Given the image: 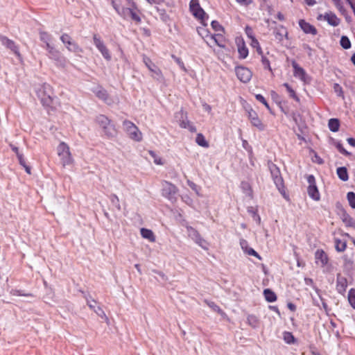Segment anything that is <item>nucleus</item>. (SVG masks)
<instances>
[{"mask_svg":"<svg viewBox=\"0 0 355 355\" xmlns=\"http://www.w3.org/2000/svg\"><path fill=\"white\" fill-rule=\"evenodd\" d=\"M315 259L317 264L320 266H324L328 262V257L327 254L322 250H316L315 253Z\"/></svg>","mask_w":355,"mask_h":355,"instance_id":"obj_20","label":"nucleus"},{"mask_svg":"<svg viewBox=\"0 0 355 355\" xmlns=\"http://www.w3.org/2000/svg\"><path fill=\"white\" fill-rule=\"evenodd\" d=\"M340 43L341 46L345 49H348L351 47V42L347 36H342Z\"/></svg>","mask_w":355,"mask_h":355,"instance_id":"obj_36","label":"nucleus"},{"mask_svg":"<svg viewBox=\"0 0 355 355\" xmlns=\"http://www.w3.org/2000/svg\"><path fill=\"white\" fill-rule=\"evenodd\" d=\"M241 245L242 249L248 254L251 256H254L257 257L259 259H261L259 254L252 248L248 247L247 242L245 241H241Z\"/></svg>","mask_w":355,"mask_h":355,"instance_id":"obj_27","label":"nucleus"},{"mask_svg":"<svg viewBox=\"0 0 355 355\" xmlns=\"http://www.w3.org/2000/svg\"><path fill=\"white\" fill-rule=\"evenodd\" d=\"M0 40H1V42L2 44H3L4 46H6L8 48L10 49L16 54H19L18 50H17V47L15 46V43L12 40L8 39L6 37H1L0 38Z\"/></svg>","mask_w":355,"mask_h":355,"instance_id":"obj_26","label":"nucleus"},{"mask_svg":"<svg viewBox=\"0 0 355 355\" xmlns=\"http://www.w3.org/2000/svg\"><path fill=\"white\" fill-rule=\"evenodd\" d=\"M123 126L131 139L137 142L142 140L143 136L141 132L132 122L125 120L123 123Z\"/></svg>","mask_w":355,"mask_h":355,"instance_id":"obj_6","label":"nucleus"},{"mask_svg":"<svg viewBox=\"0 0 355 355\" xmlns=\"http://www.w3.org/2000/svg\"><path fill=\"white\" fill-rule=\"evenodd\" d=\"M191 122L188 120H182L180 121V126L183 128H186L187 125H189Z\"/></svg>","mask_w":355,"mask_h":355,"instance_id":"obj_59","label":"nucleus"},{"mask_svg":"<svg viewBox=\"0 0 355 355\" xmlns=\"http://www.w3.org/2000/svg\"><path fill=\"white\" fill-rule=\"evenodd\" d=\"M187 234L188 236L195 241L196 243H197L199 246H200L202 248L207 250V243L206 241L201 237L199 232L193 228L191 226L187 227Z\"/></svg>","mask_w":355,"mask_h":355,"instance_id":"obj_10","label":"nucleus"},{"mask_svg":"<svg viewBox=\"0 0 355 355\" xmlns=\"http://www.w3.org/2000/svg\"><path fill=\"white\" fill-rule=\"evenodd\" d=\"M93 42L96 47L101 52L102 56L106 60L110 61L112 58L111 54L101 38L95 34L93 36Z\"/></svg>","mask_w":355,"mask_h":355,"instance_id":"obj_7","label":"nucleus"},{"mask_svg":"<svg viewBox=\"0 0 355 355\" xmlns=\"http://www.w3.org/2000/svg\"><path fill=\"white\" fill-rule=\"evenodd\" d=\"M283 86L286 87L288 93L289 94V96L296 100L297 101H299V98L296 95L295 91L290 87V85L288 83L283 84Z\"/></svg>","mask_w":355,"mask_h":355,"instance_id":"obj_38","label":"nucleus"},{"mask_svg":"<svg viewBox=\"0 0 355 355\" xmlns=\"http://www.w3.org/2000/svg\"><path fill=\"white\" fill-rule=\"evenodd\" d=\"M198 33L204 38V40H205V42L207 43V44L208 46H209L210 47H211V42L209 41V38H207V37H205V35L207 33L209 34V32L205 31V30H204V29H202L201 31L198 30Z\"/></svg>","mask_w":355,"mask_h":355,"instance_id":"obj_43","label":"nucleus"},{"mask_svg":"<svg viewBox=\"0 0 355 355\" xmlns=\"http://www.w3.org/2000/svg\"><path fill=\"white\" fill-rule=\"evenodd\" d=\"M212 28L216 32H223V28L217 21L211 22Z\"/></svg>","mask_w":355,"mask_h":355,"instance_id":"obj_44","label":"nucleus"},{"mask_svg":"<svg viewBox=\"0 0 355 355\" xmlns=\"http://www.w3.org/2000/svg\"><path fill=\"white\" fill-rule=\"evenodd\" d=\"M189 9L193 15L200 20V23L206 26V21L208 19V16L200 7L199 0H191L189 3Z\"/></svg>","mask_w":355,"mask_h":355,"instance_id":"obj_5","label":"nucleus"},{"mask_svg":"<svg viewBox=\"0 0 355 355\" xmlns=\"http://www.w3.org/2000/svg\"><path fill=\"white\" fill-rule=\"evenodd\" d=\"M93 92L99 99L103 101L107 104L110 105L113 103V101L109 97L107 91L101 87H97Z\"/></svg>","mask_w":355,"mask_h":355,"instance_id":"obj_17","label":"nucleus"},{"mask_svg":"<svg viewBox=\"0 0 355 355\" xmlns=\"http://www.w3.org/2000/svg\"><path fill=\"white\" fill-rule=\"evenodd\" d=\"M186 128L191 132H195L196 131V128L192 123H190L189 125H187Z\"/></svg>","mask_w":355,"mask_h":355,"instance_id":"obj_60","label":"nucleus"},{"mask_svg":"<svg viewBox=\"0 0 355 355\" xmlns=\"http://www.w3.org/2000/svg\"><path fill=\"white\" fill-rule=\"evenodd\" d=\"M337 175L338 178L343 181H347L348 180V173L345 167L338 168Z\"/></svg>","mask_w":355,"mask_h":355,"instance_id":"obj_29","label":"nucleus"},{"mask_svg":"<svg viewBox=\"0 0 355 355\" xmlns=\"http://www.w3.org/2000/svg\"><path fill=\"white\" fill-rule=\"evenodd\" d=\"M236 1L241 6H248L252 3L253 0H236Z\"/></svg>","mask_w":355,"mask_h":355,"instance_id":"obj_51","label":"nucleus"},{"mask_svg":"<svg viewBox=\"0 0 355 355\" xmlns=\"http://www.w3.org/2000/svg\"><path fill=\"white\" fill-rule=\"evenodd\" d=\"M112 5L116 12L124 19H130L136 23L141 22V18L137 12V6L136 3L128 4V7L120 8L116 3V0H112Z\"/></svg>","mask_w":355,"mask_h":355,"instance_id":"obj_2","label":"nucleus"},{"mask_svg":"<svg viewBox=\"0 0 355 355\" xmlns=\"http://www.w3.org/2000/svg\"><path fill=\"white\" fill-rule=\"evenodd\" d=\"M196 141L200 146L205 147V148H207L209 146V144L206 141L205 137L200 133L197 135L196 138Z\"/></svg>","mask_w":355,"mask_h":355,"instance_id":"obj_35","label":"nucleus"},{"mask_svg":"<svg viewBox=\"0 0 355 355\" xmlns=\"http://www.w3.org/2000/svg\"><path fill=\"white\" fill-rule=\"evenodd\" d=\"M101 318L105 317L104 311L98 306L93 310Z\"/></svg>","mask_w":355,"mask_h":355,"instance_id":"obj_52","label":"nucleus"},{"mask_svg":"<svg viewBox=\"0 0 355 355\" xmlns=\"http://www.w3.org/2000/svg\"><path fill=\"white\" fill-rule=\"evenodd\" d=\"M263 295L266 300V301L269 302H273L276 301L277 296L275 293L272 291L270 289L266 288L263 291Z\"/></svg>","mask_w":355,"mask_h":355,"instance_id":"obj_28","label":"nucleus"},{"mask_svg":"<svg viewBox=\"0 0 355 355\" xmlns=\"http://www.w3.org/2000/svg\"><path fill=\"white\" fill-rule=\"evenodd\" d=\"M283 339L287 344H293L295 342V338L293 335L288 331H285L283 333Z\"/></svg>","mask_w":355,"mask_h":355,"instance_id":"obj_34","label":"nucleus"},{"mask_svg":"<svg viewBox=\"0 0 355 355\" xmlns=\"http://www.w3.org/2000/svg\"><path fill=\"white\" fill-rule=\"evenodd\" d=\"M40 40L45 43L46 47H47L48 44H50L51 36L45 32H42L40 33Z\"/></svg>","mask_w":355,"mask_h":355,"instance_id":"obj_41","label":"nucleus"},{"mask_svg":"<svg viewBox=\"0 0 355 355\" xmlns=\"http://www.w3.org/2000/svg\"><path fill=\"white\" fill-rule=\"evenodd\" d=\"M144 62L147 68L152 72V76L157 80L163 78L161 70L147 57L144 58Z\"/></svg>","mask_w":355,"mask_h":355,"instance_id":"obj_15","label":"nucleus"},{"mask_svg":"<svg viewBox=\"0 0 355 355\" xmlns=\"http://www.w3.org/2000/svg\"><path fill=\"white\" fill-rule=\"evenodd\" d=\"M241 187L243 193L246 196H248L249 197H252V191L251 186L250 185V184L248 182H242L241 184Z\"/></svg>","mask_w":355,"mask_h":355,"instance_id":"obj_32","label":"nucleus"},{"mask_svg":"<svg viewBox=\"0 0 355 355\" xmlns=\"http://www.w3.org/2000/svg\"><path fill=\"white\" fill-rule=\"evenodd\" d=\"M250 40H251L250 45L253 48L256 49L257 52L259 54H261L262 53V51H261V48L259 45L258 40L255 37L250 39Z\"/></svg>","mask_w":355,"mask_h":355,"instance_id":"obj_42","label":"nucleus"},{"mask_svg":"<svg viewBox=\"0 0 355 355\" xmlns=\"http://www.w3.org/2000/svg\"><path fill=\"white\" fill-rule=\"evenodd\" d=\"M175 60L179 67L184 71H187V69L183 63V62L179 58H175Z\"/></svg>","mask_w":355,"mask_h":355,"instance_id":"obj_55","label":"nucleus"},{"mask_svg":"<svg viewBox=\"0 0 355 355\" xmlns=\"http://www.w3.org/2000/svg\"><path fill=\"white\" fill-rule=\"evenodd\" d=\"M140 233L144 239L148 240L150 242L155 241V236L152 230L146 228H141Z\"/></svg>","mask_w":355,"mask_h":355,"instance_id":"obj_24","label":"nucleus"},{"mask_svg":"<svg viewBox=\"0 0 355 355\" xmlns=\"http://www.w3.org/2000/svg\"><path fill=\"white\" fill-rule=\"evenodd\" d=\"M287 32L282 27L281 30L278 31L275 33V37L277 40H282L284 35H286Z\"/></svg>","mask_w":355,"mask_h":355,"instance_id":"obj_45","label":"nucleus"},{"mask_svg":"<svg viewBox=\"0 0 355 355\" xmlns=\"http://www.w3.org/2000/svg\"><path fill=\"white\" fill-rule=\"evenodd\" d=\"M245 32L249 39H252V38L254 37L253 30L250 26L245 27Z\"/></svg>","mask_w":355,"mask_h":355,"instance_id":"obj_49","label":"nucleus"},{"mask_svg":"<svg viewBox=\"0 0 355 355\" xmlns=\"http://www.w3.org/2000/svg\"><path fill=\"white\" fill-rule=\"evenodd\" d=\"M177 192L178 189L174 184L168 182H164L162 184V195L168 200L173 201Z\"/></svg>","mask_w":355,"mask_h":355,"instance_id":"obj_11","label":"nucleus"},{"mask_svg":"<svg viewBox=\"0 0 355 355\" xmlns=\"http://www.w3.org/2000/svg\"><path fill=\"white\" fill-rule=\"evenodd\" d=\"M237 78L243 83H248L252 78V73L251 71L244 67H237L235 69Z\"/></svg>","mask_w":355,"mask_h":355,"instance_id":"obj_13","label":"nucleus"},{"mask_svg":"<svg viewBox=\"0 0 355 355\" xmlns=\"http://www.w3.org/2000/svg\"><path fill=\"white\" fill-rule=\"evenodd\" d=\"M347 142L352 146H354V147L355 146V139L354 138H348Z\"/></svg>","mask_w":355,"mask_h":355,"instance_id":"obj_64","label":"nucleus"},{"mask_svg":"<svg viewBox=\"0 0 355 355\" xmlns=\"http://www.w3.org/2000/svg\"><path fill=\"white\" fill-rule=\"evenodd\" d=\"M335 247L338 252H343L347 247L346 241L338 239H336Z\"/></svg>","mask_w":355,"mask_h":355,"instance_id":"obj_31","label":"nucleus"},{"mask_svg":"<svg viewBox=\"0 0 355 355\" xmlns=\"http://www.w3.org/2000/svg\"><path fill=\"white\" fill-rule=\"evenodd\" d=\"M271 176L278 190L282 192L284 189V181L280 174V171L276 165L271 164L269 166Z\"/></svg>","mask_w":355,"mask_h":355,"instance_id":"obj_8","label":"nucleus"},{"mask_svg":"<svg viewBox=\"0 0 355 355\" xmlns=\"http://www.w3.org/2000/svg\"><path fill=\"white\" fill-rule=\"evenodd\" d=\"M188 184H189V186L192 189H193V190H195V191H196V193H197L198 195L199 194V193H198V191H197V190H196V187H197V186H196V184L195 183H193V182H191V181H188Z\"/></svg>","mask_w":355,"mask_h":355,"instance_id":"obj_63","label":"nucleus"},{"mask_svg":"<svg viewBox=\"0 0 355 355\" xmlns=\"http://www.w3.org/2000/svg\"><path fill=\"white\" fill-rule=\"evenodd\" d=\"M10 293L12 295H24V296H28L29 295L28 294H21L20 291L16 290V289H12L10 291Z\"/></svg>","mask_w":355,"mask_h":355,"instance_id":"obj_58","label":"nucleus"},{"mask_svg":"<svg viewBox=\"0 0 355 355\" xmlns=\"http://www.w3.org/2000/svg\"><path fill=\"white\" fill-rule=\"evenodd\" d=\"M347 287V279L345 277L342 276L341 275H338L337 284H336L337 291L340 293H343L344 292H345Z\"/></svg>","mask_w":355,"mask_h":355,"instance_id":"obj_22","label":"nucleus"},{"mask_svg":"<svg viewBox=\"0 0 355 355\" xmlns=\"http://www.w3.org/2000/svg\"><path fill=\"white\" fill-rule=\"evenodd\" d=\"M61 41L66 45L69 51L76 52L78 50L77 44L67 35L63 34L60 37Z\"/></svg>","mask_w":355,"mask_h":355,"instance_id":"obj_19","label":"nucleus"},{"mask_svg":"<svg viewBox=\"0 0 355 355\" xmlns=\"http://www.w3.org/2000/svg\"><path fill=\"white\" fill-rule=\"evenodd\" d=\"M202 108L205 111L207 112L208 113H211V107L206 103H202Z\"/></svg>","mask_w":355,"mask_h":355,"instance_id":"obj_57","label":"nucleus"},{"mask_svg":"<svg viewBox=\"0 0 355 355\" xmlns=\"http://www.w3.org/2000/svg\"><path fill=\"white\" fill-rule=\"evenodd\" d=\"M10 147L11 148V149L12 150V151H14L16 154V155H18L19 154H20L21 153L19 151V149L17 147H16L15 146H14L13 144H10Z\"/></svg>","mask_w":355,"mask_h":355,"instance_id":"obj_62","label":"nucleus"},{"mask_svg":"<svg viewBox=\"0 0 355 355\" xmlns=\"http://www.w3.org/2000/svg\"><path fill=\"white\" fill-rule=\"evenodd\" d=\"M95 121L101 128L104 136L107 138H113L116 135L115 126L106 116L103 114L98 115L96 116Z\"/></svg>","mask_w":355,"mask_h":355,"instance_id":"obj_3","label":"nucleus"},{"mask_svg":"<svg viewBox=\"0 0 355 355\" xmlns=\"http://www.w3.org/2000/svg\"><path fill=\"white\" fill-rule=\"evenodd\" d=\"M299 25L305 33L312 34L313 35H316V28L313 26L311 25L309 23L305 21L304 19H300L299 21Z\"/></svg>","mask_w":355,"mask_h":355,"instance_id":"obj_21","label":"nucleus"},{"mask_svg":"<svg viewBox=\"0 0 355 355\" xmlns=\"http://www.w3.org/2000/svg\"><path fill=\"white\" fill-rule=\"evenodd\" d=\"M237 46L240 58H245L248 55V49L245 44L244 41L243 40H239L237 42Z\"/></svg>","mask_w":355,"mask_h":355,"instance_id":"obj_23","label":"nucleus"},{"mask_svg":"<svg viewBox=\"0 0 355 355\" xmlns=\"http://www.w3.org/2000/svg\"><path fill=\"white\" fill-rule=\"evenodd\" d=\"M248 117L253 126L256 127L259 130H263L265 129V125L259 118L257 113L252 109L248 110Z\"/></svg>","mask_w":355,"mask_h":355,"instance_id":"obj_14","label":"nucleus"},{"mask_svg":"<svg viewBox=\"0 0 355 355\" xmlns=\"http://www.w3.org/2000/svg\"><path fill=\"white\" fill-rule=\"evenodd\" d=\"M45 48L48 51L49 58L54 59L55 60H59L61 58L60 53L51 44H48L47 47Z\"/></svg>","mask_w":355,"mask_h":355,"instance_id":"obj_25","label":"nucleus"},{"mask_svg":"<svg viewBox=\"0 0 355 355\" xmlns=\"http://www.w3.org/2000/svg\"><path fill=\"white\" fill-rule=\"evenodd\" d=\"M334 92L338 96H343V92L342 87L337 83L334 84Z\"/></svg>","mask_w":355,"mask_h":355,"instance_id":"obj_47","label":"nucleus"},{"mask_svg":"<svg viewBox=\"0 0 355 355\" xmlns=\"http://www.w3.org/2000/svg\"><path fill=\"white\" fill-rule=\"evenodd\" d=\"M58 155L63 167L71 166L73 163V159L70 152L69 146L62 141L57 147Z\"/></svg>","mask_w":355,"mask_h":355,"instance_id":"obj_4","label":"nucleus"},{"mask_svg":"<svg viewBox=\"0 0 355 355\" xmlns=\"http://www.w3.org/2000/svg\"><path fill=\"white\" fill-rule=\"evenodd\" d=\"M255 97L257 101L263 103L266 107L267 109L270 110L269 105L266 102L265 98L261 94H257Z\"/></svg>","mask_w":355,"mask_h":355,"instance_id":"obj_46","label":"nucleus"},{"mask_svg":"<svg viewBox=\"0 0 355 355\" xmlns=\"http://www.w3.org/2000/svg\"><path fill=\"white\" fill-rule=\"evenodd\" d=\"M205 37L209 38V41L211 45L212 43H214L221 48L225 47V39L222 34L217 33L215 35H209L207 33Z\"/></svg>","mask_w":355,"mask_h":355,"instance_id":"obj_18","label":"nucleus"},{"mask_svg":"<svg viewBox=\"0 0 355 355\" xmlns=\"http://www.w3.org/2000/svg\"><path fill=\"white\" fill-rule=\"evenodd\" d=\"M347 198L350 207L355 209V193L354 192L347 193Z\"/></svg>","mask_w":355,"mask_h":355,"instance_id":"obj_40","label":"nucleus"},{"mask_svg":"<svg viewBox=\"0 0 355 355\" xmlns=\"http://www.w3.org/2000/svg\"><path fill=\"white\" fill-rule=\"evenodd\" d=\"M329 128L332 132H337L339 130V121L336 119H331L328 123Z\"/></svg>","mask_w":355,"mask_h":355,"instance_id":"obj_30","label":"nucleus"},{"mask_svg":"<svg viewBox=\"0 0 355 355\" xmlns=\"http://www.w3.org/2000/svg\"><path fill=\"white\" fill-rule=\"evenodd\" d=\"M334 2L336 8L340 11L343 12L344 10L343 6L341 3V0H332Z\"/></svg>","mask_w":355,"mask_h":355,"instance_id":"obj_54","label":"nucleus"},{"mask_svg":"<svg viewBox=\"0 0 355 355\" xmlns=\"http://www.w3.org/2000/svg\"><path fill=\"white\" fill-rule=\"evenodd\" d=\"M247 320H248V323L253 327H256L258 325V323H259L258 318L254 315H248L247 318Z\"/></svg>","mask_w":355,"mask_h":355,"instance_id":"obj_37","label":"nucleus"},{"mask_svg":"<svg viewBox=\"0 0 355 355\" xmlns=\"http://www.w3.org/2000/svg\"><path fill=\"white\" fill-rule=\"evenodd\" d=\"M343 220L349 225H352V224L354 223L352 218L349 216H346V217Z\"/></svg>","mask_w":355,"mask_h":355,"instance_id":"obj_61","label":"nucleus"},{"mask_svg":"<svg viewBox=\"0 0 355 355\" xmlns=\"http://www.w3.org/2000/svg\"><path fill=\"white\" fill-rule=\"evenodd\" d=\"M293 67V75L295 78H299L304 83L308 82V76L305 72V71L300 67L295 62H293L292 63Z\"/></svg>","mask_w":355,"mask_h":355,"instance_id":"obj_16","label":"nucleus"},{"mask_svg":"<svg viewBox=\"0 0 355 355\" xmlns=\"http://www.w3.org/2000/svg\"><path fill=\"white\" fill-rule=\"evenodd\" d=\"M348 301L350 305L355 309V290L351 289L349 291Z\"/></svg>","mask_w":355,"mask_h":355,"instance_id":"obj_39","label":"nucleus"},{"mask_svg":"<svg viewBox=\"0 0 355 355\" xmlns=\"http://www.w3.org/2000/svg\"><path fill=\"white\" fill-rule=\"evenodd\" d=\"M317 19L318 20H324L332 26H337L340 23V19L332 12L320 14Z\"/></svg>","mask_w":355,"mask_h":355,"instance_id":"obj_12","label":"nucleus"},{"mask_svg":"<svg viewBox=\"0 0 355 355\" xmlns=\"http://www.w3.org/2000/svg\"><path fill=\"white\" fill-rule=\"evenodd\" d=\"M87 304L89 306V307L92 310H94L97 306L96 302L94 300H87Z\"/></svg>","mask_w":355,"mask_h":355,"instance_id":"obj_53","label":"nucleus"},{"mask_svg":"<svg viewBox=\"0 0 355 355\" xmlns=\"http://www.w3.org/2000/svg\"><path fill=\"white\" fill-rule=\"evenodd\" d=\"M17 158H18V160H19V164L21 165V166H24V164H26V162L24 160V155L22 153H20L18 155H17Z\"/></svg>","mask_w":355,"mask_h":355,"instance_id":"obj_56","label":"nucleus"},{"mask_svg":"<svg viewBox=\"0 0 355 355\" xmlns=\"http://www.w3.org/2000/svg\"><path fill=\"white\" fill-rule=\"evenodd\" d=\"M148 153L150 155V157L153 158V162L156 165H164V162L163 161L162 158L160 156H159L158 155H157L154 151L150 150L148 152Z\"/></svg>","mask_w":355,"mask_h":355,"instance_id":"obj_33","label":"nucleus"},{"mask_svg":"<svg viewBox=\"0 0 355 355\" xmlns=\"http://www.w3.org/2000/svg\"><path fill=\"white\" fill-rule=\"evenodd\" d=\"M36 94L44 107L49 109L55 108L56 101L53 96V88L50 85L47 83L40 85L36 89Z\"/></svg>","mask_w":355,"mask_h":355,"instance_id":"obj_1","label":"nucleus"},{"mask_svg":"<svg viewBox=\"0 0 355 355\" xmlns=\"http://www.w3.org/2000/svg\"><path fill=\"white\" fill-rule=\"evenodd\" d=\"M208 306L211 307L214 311H217L218 313H223L222 310L220 309L218 306H217L214 302H209L207 303Z\"/></svg>","mask_w":355,"mask_h":355,"instance_id":"obj_50","label":"nucleus"},{"mask_svg":"<svg viewBox=\"0 0 355 355\" xmlns=\"http://www.w3.org/2000/svg\"><path fill=\"white\" fill-rule=\"evenodd\" d=\"M307 181L309 183L307 192L309 197L314 200L318 201L320 198V195L315 185V180L314 176L312 175H309L307 177Z\"/></svg>","mask_w":355,"mask_h":355,"instance_id":"obj_9","label":"nucleus"},{"mask_svg":"<svg viewBox=\"0 0 355 355\" xmlns=\"http://www.w3.org/2000/svg\"><path fill=\"white\" fill-rule=\"evenodd\" d=\"M336 148L342 154L345 155H350V153L343 148V145L340 143L336 144Z\"/></svg>","mask_w":355,"mask_h":355,"instance_id":"obj_48","label":"nucleus"}]
</instances>
